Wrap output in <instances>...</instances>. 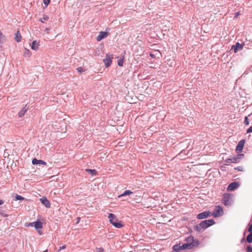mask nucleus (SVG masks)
<instances>
[{"label":"nucleus","instance_id":"1","mask_svg":"<svg viewBox=\"0 0 252 252\" xmlns=\"http://www.w3.org/2000/svg\"><path fill=\"white\" fill-rule=\"evenodd\" d=\"M108 218L109 219L110 222L115 227L121 228L124 227V225L122 221L119 220L114 214L112 213L109 214Z\"/></svg>","mask_w":252,"mask_h":252},{"label":"nucleus","instance_id":"2","mask_svg":"<svg viewBox=\"0 0 252 252\" xmlns=\"http://www.w3.org/2000/svg\"><path fill=\"white\" fill-rule=\"evenodd\" d=\"M191 244H186L182 245H175L173 247V250L176 252H181L185 249H191Z\"/></svg>","mask_w":252,"mask_h":252},{"label":"nucleus","instance_id":"3","mask_svg":"<svg viewBox=\"0 0 252 252\" xmlns=\"http://www.w3.org/2000/svg\"><path fill=\"white\" fill-rule=\"evenodd\" d=\"M215 223V221L212 219L205 220L200 223L199 226L203 229H205L214 224Z\"/></svg>","mask_w":252,"mask_h":252},{"label":"nucleus","instance_id":"4","mask_svg":"<svg viewBox=\"0 0 252 252\" xmlns=\"http://www.w3.org/2000/svg\"><path fill=\"white\" fill-rule=\"evenodd\" d=\"M244 45V42L240 43L238 42L235 45L232 46L230 51L233 50L234 53H237L238 51L243 50Z\"/></svg>","mask_w":252,"mask_h":252},{"label":"nucleus","instance_id":"5","mask_svg":"<svg viewBox=\"0 0 252 252\" xmlns=\"http://www.w3.org/2000/svg\"><path fill=\"white\" fill-rule=\"evenodd\" d=\"M113 55L107 54L105 58L103 59V63L106 67L110 66L112 63Z\"/></svg>","mask_w":252,"mask_h":252},{"label":"nucleus","instance_id":"6","mask_svg":"<svg viewBox=\"0 0 252 252\" xmlns=\"http://www.w3.org/2000/svg\"><path fill=\"white\" fill-rule=\"evenodd\" d=\"M223 209L220 206H217L215 207V210L212 214L214 217H219L223 215Z\"/></svg>","mask_w":252,"mask_h":252},{"label":"nucleus","instance_id":"7","mask_svg":"<svg viewBox=\"0 0 252 252\" xmlns=\"http://www.w3.org/2000/svg\"><path fill=\"white\" fill-rule=\"evenodd\" d=\"M232 197L229 194L225 193L223 195L222 198V202L225 205H229L231 204V200Z\"/></svg>","mask_w":252,"mask_h":252},{"label":"nucleus","instance_id":"8","mask_svg":"<svg viewBox=\"0 0 252 252\" xmlns=\"http://www.w3.org/2000/svg\"><path fill=\"white\" fill-rule=\"evenodd\" d=\"M245 142V139H242L238 142L236 148V151L237 153H241L242 152Z\"/></svg>","mask_w":252,"mask_h":252},{"label":"nucleus","instance_id":"9","mask_svg":"<svg viewBox=\"0 0 252 252\" xmlns=\"http://www.w3.org/2000/svg\"><path fill=\"white\" fill-rule=\"evenodd\" d=\"M31 225L34 224L35 228L38 231L39 234H41L42 232L39 229H41L43 228V223L40 221H37L31 223Z\"/></svg>","mask_w":252,"mask_h":252},{"label":"nucleus","instance_id":"10","mask_svg":"<svg viewBox=\"0 0 252 252\" xmlns=\"http://www.w3.org/2000/svg\"><path fill=\"white\" fill-rule=\"evenodd\" d=\"M211 216V212L208 211H205L202 213L199 214L197 215V218L198 219H203Z\"/></svg>","mask_w":252,"mask_h":252},{"label":"nucleus","instance_id":"11","mask_svg":"<svg viewBox=\"0 0 252 252\" xmlns=\"http://www.w3.org/2000/svg\"><path fill=\"white\" fill-rule=\"evenodd\" d=\"M108 33L106 32H100L99 34L96 37L97 41H100L102 39L106 38L108 35Z\"/></svg>","mask_w":252,"mask_h":252},{"label":"nucleus","instance_id":"12","mask_svg":"<svg viewBox=\"0 0 252 252\" xmlns=\"http://www.w3.org/2000/svg\"><path fill=\"white\" fill-rule=\"evenodd\" d=\"M32 163L33 165L42 164L44 165H47V163L43 160L38 159L36 158H34L32 159Z\"/></svg>","mask_w":252,"mask_h":252},{"label":"nucleus","instance_id":"13","mask_svg":"<svg viewBox=\"0 0 252 252\" xmlns=\"http://www.w3.org/2000/svg\"><path fill=\"white\" fill-rule=\"evenodd\" d=\"M240 186V183L238 182H233L229 184L226 189H237Z\"/></svg>","mask_w":252,"mask_h":252},{"label":"nucleus","instance_id":"14","mask_svg":"<svg viewBox=\"0 0 252 252\" xmlns=\"http://www.w3.org/2000/svg\"><path fill=\"white\" fill-rule=\"evenodd\" d=\"M39 200L41 202V203L46 207L50 208L51 206V204L50 202L44 197H42L39 199Z\"/></svg>","mask_w":252,"mask_h":252},{"label":"nucleus","instance_id":"15","mask_svg":"<svg viewBox=\"0 0 252 252\" xmlns=\"http://www.w3.org/2000/svg\"><path fill=\"white\" fill-rule=\"evenodd\" d=\"M39 43L37 41L34 40L32 42L31 48L33 50H37L39 48Z\"/></svg>","mask_w":252,"mask_h":252},{"label":"nucleus","instance_id":"16","mask_svg":"<svg viewBox=\"0 0 252 252\" xmlns=\"http://www.w3.org/2000/svg\"><path fill=\"white\" fill-rule=\"evenodd\" d=\"M22 36L20 34L19 31H17V32L15 33V40L17 42H19L21 41Z\"/></svg>","mask_w":252,"mask_h":252},{"label":"nucleus","instance_id":"17","mask_svg":"<svg viewBox=\"0 0 252 252\" xmlns=\"http://www.w3.org/2000/svg\"><path fill=\"white\" fill-rule=\"evenodd\" d=\"M27 108H26V105L18 113V116H19V117H20V118L23 117L24 116L25 113L27 112Z\"/></svg>","mask_w":252,"mask_h":252},{"label":"nucleus","instance_id":"18","mask_svg":"<svg viewBox=\"0 0 252 252\" xmlns=\"http://www.w3.org/2000/svg\"><path fill=\"white\" fill-rule=\"evenodd\" d=\"M87 172H89L92 176H96L97 174V171L95 169H86L85 170Z\"/></svg>","mask_w":252,"mask_h":252},{"label":"nucleus","instance_id":"19","mask_svg":"<svg viewBox=\"0 0 252 252\" xmlns=\"http://www.w3.org/2000/svg\"><path fill=\"white\" fill-rule=\"evenodd\" d=\"M186 240L188 243V244H191V248L195 246L194 244H193V237L192 236H190L187 237Z\"/></svg>","mask_w":252,"mask_h":252},{"label":"nucleus","instance_id":"20","mask_svg":"<svg viewBox=\"0 0 252 252\" xmlns=\"http://www.w3.org/2000/svg\"><path fill=\"white\" fill-rule=\"evenodd\" d=\"M6 41L5 36L3 35L1 32L0 31V44L4 43Z\"/></svg>","mask_w":252,"mask_h":252},{"label":"nucleus","instance_id":"21","mask_svg":"<svg viewBox=\"0 0 252 252\" xmlns=\"http://www.w3.org/2000/svg\"><path fill=\"white\" fill-rule=\"evenodd\" d=\"M23 55L26 58L30 57L31 55V51L28 49H25Z\"/></svg>","mask_w":252,"mask_h":252},{"label":"nucleus","instance_id":"22","mask_svg":"<svg viewBox=\"0 0 252 252\" xmlns=\"http://www.w3.org/2000/svg\"><path fill=\"white\" fill-rule=\"evenodd\" d=\"M124 56H122L120 58V59L118 61V65L119 66H123L124 64Z\"/></svg>","mask_w":252,"mask_h":252},{"label":"nucleus","instance_id":"23","mask_svg":"<svg viewBox=\"0 0 252 252\" xmlns=\"http://www.w3.org/2000/svg\"><path fill=\"white\" fill-rule=\"evenodd\" d=\"M132 192L131 191H130V190H127L126 191H125L123 193H122L121 195H119V197H120L121 196H126V195H130L131 194H132Z\"/></svg>","mask_w":252,"mask_h":252},{"label":"nucleus","instance_id":"24","mask_svg":"<svg viewBox=\"0 0 252 252\" xmlns=\"http://www.w3.org/2000/svg\"><path fill=\"white\" fill-rule=\"evenodd\" d=\"M232 158V163H238L240 161L239 158H237V155L234 156Z\"/></svg>","mask_w":252,"mask_h":252},{"label":"nucleus","instance_id":"25","mask_svg":"<svg viewBox=\"0 0 252 252\" xmlns=\"http://www.w3.org/2000/svg\"><path fill=\"white\" fill-rule=\"evenodd\" d=\"M76 70L78 71V72H79L80 73H83V72L86 70V69L82 66L77 67L76 68Z\"/></svg>","mask_w":252,"mask_h":252},{"label":"nucleus","instance_id":"26","mask_svg":"<svg viewBox=\"0 0 252 252\" xmlns=\"http://www.w3.org/2000/svg\"><path fill=\"white\" fill-rule=\"evenodd\" d=\"M247 241L248 243H252V233H250L247 238Z\"/></svg>","mask_w":252,"mask_h":252},{"label":"nucleus","instance_id":"27","mask_svg":"<svg viewBox=\"0 0 252 252\" xmlns=\"http://www.w3.org/2000/svg\"><path fill=\"white\" fill-rule=\"evenodd\" d=\"M49 19V17L47 15H44L42 18L40 19V21L42 23H44L45 21Z\"/></svg>","mask_w":252,"mask_h":252},{"label":"nucleus","instance_id":"28","mask_svg":"<svg viewBox=\"0 0 252 252\" xmlns=\"http://www.w3.org/2000/svg\"><path fill=\"white\" fill-rule=\"evenodd\" d=\"M244 124L245 126H248L249 125V119L247 116L245 117Z\"/></svg>","mask_w":252,"mask_h":252},{"label":"nucleus","instance_id":"29","mask_svg":"<svg viewBox=\"0 0 252 252\" xmlns=\"http://www.w3.org/2000/svg\"><path fill=\"white\" fill-rule=\"evenodd\" d=\"M24 198L19 195H16L15 196V200H24Z\"/></svg>","mask_w":252,"mask_h":252},{"label":"nucleus","instance_id":"30","mask_svg":"<svg viewBox=\"0 0 252 252\" xmlns=\"http://www.w3.org/2000/svg\"><path fill=\"white\" fill-rule=\"evenodd\" d=\"M43 3L45 5V6L47 7L48 4L50 2V0H43Z\"/></svg>","mask_w":252,"mask_h":252},{"label":"nucleus","instance_id":"31","mask_svg":"<svg viewBox=\"0 0 252 252\" xmlns=\"http://www.w3.org/2000/svg\"><path fill=\"white\" fill-rule=\"evenodd\" d=\"M237 157L239 158V160H240L241 159L244 158V155L243 154H239L237 155Z\"/></svg>","mask_w":252,"mask_h":252},{"label":"nucleus","instance_id":"32","mask_svg":"<svg viewBox=\"0 0 252 252\" xmlns=\"http://www.w3.org/2000/svg\"><path fill=\"white\" fill-rule=\"evenodd\" d=\"M96 252H103L104 249L102 248H96L95 249Z\"/></svg>","mask_w":252,"mask_h":252},{"label":"nucleus","instance_id":"33","mask_svg":"<svg viewBox=\"0 0 252 252\" xmlns=\"http://www.w3.org/2000/svg\"><path fill=\"white\" fill-rule=\"evenodd\" d=\"M234 169L239 171H242L243 170V168L242 166H238L237 167H235Z\"/></svg>","mask_w":252,"mask_h":252},{"label":"nucleus","instance_id":"34","mask_svg":"<svg viewBox=\"0 0 252 252\" xmlns=\"http://www.w3.org/2000/svg\"><path fill=\"white\" fill-rule=\"evenodd\" d=\"M247 252H252V247L251 246L247 247Z\"/></svg>","mask_w":252,"mask_h":252},{"label":"nucleus","instance_id":"35","mask_svg":"<svg viewBox=\"0 0 252 252\" xmlns=\"http://www.w3.org/2000/svg\"><path fill=\"white\" fill-rule=\"evenodd\" d=\"M246 132L247 133L252 132V126L247 129Z\"/></svg>","mask_w":252,"mask_h":252},{"label":"nucleus","instance_id":"36","mask_svg":"<svg viewBox=\"0 0 252 252\" xmlns=\"http://www.w3.org/2000/svg\"><path fill=\"white\" fill-rule=\"evenodd\" d=\"M224 161L227 163H232V158H228L227 159H226Z\"/></svg>","mask_w":252,"mask_h":252},{"label":"nucleus","instance_id":"37","mask_svg":"<svg viewBox=\"0 0 252 252\" xmlns=\"http://www.w3.org/2000/svg\"><path fill=\"white\" fill-rule=\"evenodd\" d=\"M66 246L65 245H63L62 247H61L59 250L58 251L59 252L61 250H63V249H65L66 248Z\"/></svg>","mask_w":252,"mask_h":252},{"label":"nucleus","instance_id":"38","mask_svg":"<svg viewBox=\"0 0 252 252\" xmlns=\"http://www.w3.org/2000/svg\"><path fill=\"white\" fill-rule=\"evenodd\" d=\"M248 231L250 232V233H252V223L251 224V225H250L249 229H248Z\"/></svg>","mask_w":252,"mask_h":252},{"label":"nucleus","instance_id":"39","mask_svg":"<svg viewBox=\"0 0 252 252\" xmlns=\"http://www.w3.org/2000/svg\"><path fill=\"white\" fill-rule=\"evenodd\" d=\"M239 14H240L239 12H236L234 14V18H237L239 15Z\"/></svg>","mask_w":252,"mask_h":252},{"label":"nucleus","instance_id":"40","mask_svg":"<svg viewBox=\"0 0 252 252\" xmlns=\"http://www.w3.org/2000/svg\"><path fill=\"white\" fill-rule=\"evenodd\" d=\"M150 55L152 58H154L155 57V56L153 54H150Z\"/></svg>","mask_w":252,"mask_h":252},{"label":"nucleus","instance_id":"41","mask_svg":"<svg viewBox=\"0 0 252 252\" xmlns=\"http://www.w3.org/2000/svg\"><path fill=\"white\" fill-rule=\"evenodd\" d=\"M3 203V201L2 200H0V205Z\"/></svg>","mask_w":252,"mask_h":252},{"label":"nucleus","instance_id":"42","mask_svg":"<svg viewBox=\"0 0 252 252\" xmlns=\"http://www.w3.org/2000/svg\"><path fill=\"white\" fill-rule=\"evenodd\" d=\"M80 218L79 217L77 218V223H79L80 221Z\"/></svg>","mask_w":252,"mask_h":252},{"label":"nucleus","instance_id":"43","mask_svg":"<svg viewBox=\"0 0 252 252\" xmlns=\"http://www.w3.org/2000/svg\"><path fill=\"white\" fill-rule=\"evenodd\" d=\"M48 252V250H45V251H43V252Z\"/></svg>","mask_w":252,"mask_h":252},{"label":"nucleus","instance_id":"44","mask_svg":"<svg viewBox=\"0 0 252 252\" xmlns=\"http://www.w3.org/2000/svg\"><path fill=\"white\" fill-rule=\"evenodd\" d=\"M195 189H198L199 188H197V187H195Z\"/></svg>","mask_w":252,"mask_h":252}]
</instances>
